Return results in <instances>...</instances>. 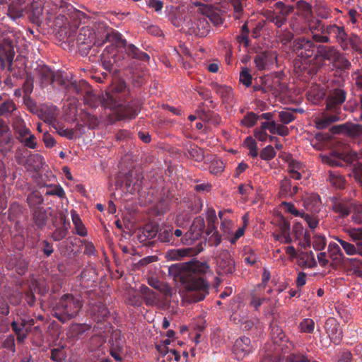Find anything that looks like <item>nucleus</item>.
Instances as JSON below:
<instances>
[{
    "instance_id": "obj_1",
    "label": "nucleus",
    "mask_w": 362,
    "mask_h": 362,
    "mask_svg": "<svg viewBox=\"0 0 362 362\" xmlns=\"http://www.w3.org/2000/svg\"><path fill=\"white\" fill-rule=\"evenodd\" d=\"M130 91L123 80L118 81L110 90L102 93L100 98L101 106L118 115L121 119L134 118L140 112L141 100L139 98H129Z\"/></svg>"
},
{
    "instance_id": "obj_2",
    "label": "nucleus",
    "mask_w": 362,
    "mask_h": 362,
    "mask_svg": "<svg viewBox=\"0 0 362 362\" xmlns=\"http://www.w3.org/2000/svg\"><path fill=\"white\" fill-rule=\"evenodd\" d=\"M346 91L339 87L331 89L326 98V107L322 118L316 122L318 129H324L332 123L343 120L346 115L342 112L343 104L346 98Z\"/></svg>"
},
{
    "instance_id": "obj_3",
    "label": "nucleus",
    "mask_w": 362,
    "mask_h": 362,
    "mask_svg": "<svg viewBox=\"0 0 362 362\" xmlns=\"http://www.w3.org/2000/svg\"><path fill=\"white\" fill-rule=\"evenodd\" d=\"M292 50L298 57L295 60V66L310 74L316 53V46L313 41L305 37H296L293 42Z\"/></svg>"
},
{
    "instance_id": "obj_4",
    "label": "nucleus",
    "mask_w": 362,
    "mask_h": 362,
    "mask_svg": "<svg viewBox=\"0 0 362 362\" xmlns=\"http://www.w3.org/2000/svg\"><path fill=\"white\" fill-rule=\"evenodd\" d=\"M83 307V301L79 297L72 294L63 295L53 308L54 316L64 323L76 317Z\"/></svg>"
},
{
    "instance_id": "obj_5",
    "label": "nucleus",
    "mask_w": 362,
    "mask_h": 362,
    "mask_svg": "<svg viewBox=\"0 0 362 362\" xmlns=\"http://www.w3.org/2000/svg\"><path fill=\"white\" fill-rule=\"evenodd\" d=\"M180 281L187 292V298L191 303L203 300L209 293V284L202 276L180 275Z\"/></svg>"
},
{
    "instance_id": "obj_6",
    "label": "nucleus",
    "mask_w": 362,
    "mask_h": 362,
    "mask_svg": "<svg viewBox=\"0 0 362 362\" xmlns=\"http://www.w3.org/2000/svg\"><path fill=\"white\" fill-rule=\"evenodd\" d=\"M36 323V319L23 313H18L11 323L13 332L16 335L18 343L22 344L27 339L33 326Z\"/></svg>"
},
{
    "instance_id": "obj_7",
    "label": "nucleus",
    "mask_w": 362,
    "mask_h": 362,
    "mask_svg": "<svg viewBox=\"0 0 362 362\" xmlns=\"http://www.w3.org/2000/svg\"><path fill=\"white\" fill-rule=\"evenodd\" d=\"M95 46L100 47L106 42L118 44L122 35L103 22L96 23L93 27Z\"/></svg>"
},
{
    "instance_id": "obj_8",
    "label": "nucleus",
    "mask_w": 362,
    "mask_h": 362,
    "mask_svg": "<svg viewBox=\"0 0 362 362\" xmlns=\"http://www.w3.org/2000/svg\"><path fill=\"white\" fill-rule=\"evenodd\" d=\"M339 51V50L334 46L317 45L316 53L314 56L313 66L310 67V74L317 73L327 61L332 64Z\"/></svg>"
},
{
    "instance_id": "obj_9",
    "label": "nucleus",
    "mask_w": 362,
    "mask_h": 362,
    "mask_svg": "<svg viewBox=\"0 0 362 362\" xmlns=\"http://www.w3.org/2000/svg\"><path fill=\"white\" fill-rule=\"evenodd\" d=\"M16 54L14 45L8 34L4 35L0 41V69L12 71V65Z\"/></svg>"
},
{
    "instance_id": "obj_10",
    "label": "nucleus",
    "mask_w": 362,
    "mask_h": 362,
    "mask_svg": "<svg viewBox=\"0 0 362 362\" xmlns=\"http://www.w3.org/2000/svg\"><path fill=\"white\" fill-rule=\"evenodd\" d=\"M332 134H344L353 140L362 141V124L352 122H346L342 124L335 125L331 128Z\"/></svg>"
},
{
    "instance_id": "obj_11",
    "label": "nucleus",
    "mask_w": 362,
    "mask_h": 362,
    "mask_svg": "<svg viewBox=\"0 0 362 362\" xmlns=\"http://www.w3.org/2000/svg\"><path fill=\"white\" fill-rule=\"evenodd\" d=\"M188 28V32L191 35H194L198 37L206 36L210 30V25L202 13L197 16L194 17L193 20H191L187 23Z\"/></svg>"
},
{
    "instance_id": "obj_12",
    "label": "nucleus",
    "mask_w": 362,
    "mask_h": 362,
    "mask_svg": "<svg viewBox=\"0 0 362 362\" xmlns=\"http://www.w3.org/2000/svg\"><path fill=\"white\" fill-rule=\"evenodd\" d=\"M204 228L205 223L204 218L200 216L196 217L189 229L185 233L182 244L192 245L201 237Z\"/></svg>"
},
{
    "instance_id": "obj_13",
    "label": "nucleus",
    "mask_w": 362,
    "mask_h": 362,
    "mask_svg": "<svg viewBox=\"0 0 362 362\" xmlns=\"http://www.w3.org/2000/svg\"><path fill=\"white\" fill-rule=\"evenodd\" d=\"M217 272L218 275L232 274L235 271L234 261L228 250H222L217 257Z\"/></svg>"
},
{
    "instance_id": "obj_14",
    "label": "nucleus",
    "mask_w": 362,
    "mask_h": 362,
    "mask_svg": "<svg viewBox=\"0 0 362 362\" xmlns=\"http://www.w3.org/2000/svg\"><path fill=\"white\" fill-rule=\"evenodd\" d=\"M253 351L251 340L247 337H242L235 340L233 352L238 360L244 358Z\"/></svg>"
},
{
    "instance_id": "obj_15",
    "label": "nucleus",
    "mask_w": 362,
    "mask_h": 362,
    "mask_svg": "<svg viewBox=\"0 0 362 362\" xmlns=\"http://www.w3.org/2000/svg\"><path fill=\"white\" fill-rule=\"evenodd\" d=\"M324 34L329 37L331 35L334 36L343 49H348L347 34L343 27H339L334 24L328 25L326 26Z\"/></svg>"
},
{
    "instance_id": "obj_16",
    "label": "nucleus",
    "mask_w": 362,
    "mask_h": 362,
    "mask_svg": "<svg viewBox=\"0 0 362 362\" xmlns=\"http://www.w3.org/2000/svg\"><path fill=\"white\" fill-rule=\"evenodd\" d=\"M276 59V54L272 51H264L257 53L254 63L259 71H264Z\"/></svg>"
},
{
    "instance_id": "obj_17",
    "label": "nucleus",
    "mask_w": 362,
    "mask_h": 362,
    "mask_svg": "<svg viewBox=\"0 0 362 362\" xmlns=\"http://www.w3.org/2000/svg\"><path fill=\"white\" fill-rule=\"evenodd\" d=\"M93 28L90 26H83L80 28L76 37V42L79 46H86L85 49H90L95 46V37Z\"/></svg>"
},
{
    "instance_id": "obj_18",
    "label": "nucleus",
    "mask_w": 362,
    "mask_h": 362,
    "mask_svg": "<svg viewBox=\"0 0 362 362\" xmlns=\"http://www.w3.org/2000/svg\"><path fill=\"white\" fill-rule=\"evenodd\" d=\"M325 328L330 340L336 344H339L342 339V330L337 321L333 317L328 318Z\"/></svg>"
},
{
    "instance_id": "obj_19",
    "label": "nucleus",
    "mask_w": 362,
    "mask_h": 362,
    "mask_svg": "<svg viewBox=\"0 0 362 362\" xmlns=\"http://www.w3.org/2000/svg\"><path fill=\"white\" fill-rule=\"evenodd\" d=\"M326 26L320 21H316L309 24V29L314 42L317 43H328L330 42V38L324 34Z\"/></svg>"
},
{
    "instance_id": "obj_20",
    "label": "nucleus",
    "mask_w": 362,
    "mask_h": 362,
    "mask_svg": "<svg viewBox=\"0 0 362 362\" xmlns=\"http://www.w3.org/2000/svg\"><path fill=\"white\" fill-rule=\"evenodd\" d=\"M184 269L186 272L181 275L200 276L199 275L204 274L209 270V266L205 262L192 260L186 263Z\"/></svg>"
},
{
    "instance_id": "obj_21",
    "label": "nucleus",
    "mask_w": 362,
    "mask_h": 362,
    "mask_svg": "<svg viewBox=\"0 0 362 362\" xmlns=\"http://www.w3.org/2000/svg\"><path fill=\"white\" fill-rule=\"evenodd\" d=\"M118 44L124 47L125 52L129 57L141 62L149 61L150 57L147 53L141 51L133 44H128L126 40L121 37V40L119 41Z\"/></svg>"
},
{
    "instance_id": "obj_22",
    "label": "nucleus",
    "mask_w": 362,
    "mask_h": 362,
    "mask_svg": "<svg viewBox=\"0 0 362 362\" xmlns=\"http://www.w3.org/2000/svg\"><path fill=\"white\" fill-rule=\"evenodd\" d=\"M90 314L92 319L99 323L106 320L109 317L110 311L103 303L96 302L91 305Z\"/></svg>"
},
{
    "instance_id": "obj_23",
    "label": "nucleus",
    "mask_w": 362,
    "mask_h": 362,
    "mask_svg": "<svg viewBox=\"0 0 362 362\" xmlns=\"http://www.w3.org/2000/svg\"><path fill=\"white\" fill-rule=\"evenodd\" d=\"M157 351L159 353L158 362H171L172 360L177 362L180 359V355L175 349H170L165 345H156Z\"/></svg>"
},
{
    "instance_id": "obj_24",
    "label": "nucleus",
    "mask_w": 362,
    "mask_h": 362,
    "mask_svg": "<svg viewBox=\"0 0 362 362\" xmlns=\"http://www.w3.org/2000/svg\"><path fill=\"white\" fill-rule=\"evenodd\" d=\"M53 210L51 207L45 209L43 208H36L33 211V218L35 224L38 228L42 229L47 223L48 214L52 215Z\"/></svg>"
},
{
    "instance_id": "obj_25",
    "label": "nucleus",
    "mask_w": 362,
    "mask_h": 362,
    "mask_svg": "<svg viewBox=\"0 0 362 362\" xmlns=\"http://www.w3.org/2000/svg\"><path fill=\"white\" fill-rule=\"evenodd\" d=\"M143 176L133 170L129 171L125 178V185L129 192L132 193L136 190H139L141 187Z\"/></svg>"
},
{
    "instance_id": "obj_26",
    "label": "nucleus",
    "mask_w": 362,
    "mask_h": 362,
    "mask_svg": "<svg viewBox=\"0 0 362 362\" xmlns=\"http://www.w3.org/2000/svg\"><path fill=\"white\" fill-rule=\"evenodd\" d=\"M332 209L334 213L338 214L340 218L347 217L351 213V202L335 199L333 201Z\"/></svg>"
},
{
    "instance_id": "obj_27",
    "label": "nucleus",
    "mask_w": 362,
    "mask_h": 362,
    "mask_svg": "<svg viewBox=\"0 0 362 362\" xmlns=\"http://www.w3.org/2000/svg\"><path fill=\"white\" fill-rule=\"evenodd\" d=\"M57 108L54 105H42L39 112V116L41 119L48 124H54L57 117Z\"/></svg>"
},
{
    "instance_id": "obj_28",
    "label": "nucleus",
    "mask_w": 362,
    "mask_h": 362,
    "mask_svg": "<svg viewBox=\"0 0 362 362\" xmlns=\"http://www.w3.org/2000/svg\"><path fill=\"white\" fill-rule=\"evenodd\" d=\"M211 88L221 96L224 103H229L233 97V92L231 87L228 86H222L216 82L210 84Z\"/></svg>"
},
{
    "instance_id": "obj_29",
    "label": "nucleus",
    "mask_w": 362,
    "mask_h": 362,
    "mask_svg": "<svg viewBox=\"0 0 362 362\" xmlns=\"http://www.w3.org/2000/svg\"><path fill=\"white\" fill-rule=\"evenodd\" d=\"M59 218L62 226L60 227H56V229L52 233L51 237L54 241H60L68 234L69 223L67 224L66 223V218L62 214H60Z\"/></svg>"
},
{
    "instance_id": "obj_30",
    "label": "nucleus",
    "mask_w": 362,
    "mask_h": 362,
    "mask_svg": "<svg viewBox=\"0 0 362 362\" xmlns=\"http://www.w3.org/2000/svg\"><path fill=\"white\" fill-rule=\"evenodd\" d=\"M332 64L334 69L343 72L349 71L351 67V64L346 55L339 51Z\"/></svg>"
},
{
    "instance_id": "obj_31",
    "label": "nucleus",
    "mask_w": 362,
    "mask_h": 362,
    "mask_svg": "<svg viewBox=\"0 0 362 362\" xmlns=\"http://www.w3.org/2000/svg\"><path fill=\"white\" fill-rule=\"evenodd\" d=\"M3 97V95H1ZM17 110L16 105L11 99H6L0 102V117L5 118L9 117L13 115Z\"/></svg>"
},
{
    "instance_id": "obj_32",
    "label": "nucleus",
    "mask_w": 362,
    "mask_h": 362,
    "mask_svg": "<svg viewBox=\"0 0 362 362\" xmlns=\"http://www.w3.org/2000/svg\"><path fill=\"white\" fill-rule=\"evenodd\" d=\"M327 180L336 189H342L346 187V180L343 175L337 171H329Z\"/></svg>"
},
{
    "instance_id": "obj_33",
    "label": "nucleus",
    "mask_w": 362,
    "mask_h": 362,
    "mask_svg": "<svg viewBox=\"0 0 362 362\" xmlns=\"http://www.w3.org/2000/svg\"><path fill=\"white\" fill-rule=\"evenodd\" d=\"M158 238L160 242L168 245H178V242L173 237V229L170 228H159Z\"/></svg>"
},
{
    "instance_id": "obj_34",
    "label": "nucleus",
    "mask_w": 362,
    "mask_h": 362,
    "mask_svg": "<svg viewBox=\"0 0 362 362\" xmlns=\"http://www.w3.org/2000/svg\"><path fill=\"white\" fill-rule=\"evenodd\" d=\"M140 291L144 301L148 305L156 304L158 301L157 293L145 285L140 286Z\"/></svg>"
},
{
    "instance_id": "obj_35",
    "label": "nucleus",
    "mask_w": 362,
    "mask_h": 362,
    "mask_svg": "<svg viewBox=\"0 0 362 362\" xmlns=\"http://www.w3.org/2000/svg\"><path fill=\"white\" fill-rule=\"evenodd\" d=\"M42 13L43 8L42 6L37 2L33 3L29 16L30 21L37 25L41 24L42 23Z\"/></svg>"
},
{
    "instance_id": "obj_36",
    "label": "nucleus",
    "mask_w": 362,
    "mask_h": 362,
    "mask_svg": "<svg viewBox=\"0 0 362 362\" xmlns=\"http://www.w3.org/2000/svg\"><path fill=\"white\" fill-rule=\"evenodd\" d=\"M325 95V90L320 85H313L308 92V98L313 103L320 102Z\"/></svg>"
},
{
    "instance_id": "obj_37",
    "label": "nucleus",
    "mask_w": 362,
    "mask_h": 362,
    "mask_svg": "<svg viewBox=\"0 0 362 362\" xmlns=\"http://www.w3.org/2000/svg\"><path fill=\"white\" fill-rule=\"evenodd\" d=\"M349 270L357 277H362V261L356 258L345 259Z\"/></svg>"
},
{
    "instance_id": "obj_38",
    "label": "nucleus",
    "mask_w": 362,
    "mask_h": 362,
    "mask_svg": "<svg viewBox=\"0 0 362 362\" xmlns=\"http://www.w3.org/2000/svg\"><path fill=\"white\" fill-rule=\"evenodd\" d=\"M200 11H202V14H203L206 19L209 18L211 23H213L214 25L218 26L223 23V21L221 16L218 13L208 8L207 6H204L203 8H201Z\"/></svg>"
},
{
    "instance_id": "obj_39",
    "label": "nucleus",
    "mask_w": 362,
    "mask_h": 362,
    "mask_svg": "<svg viewBox=\"0 0 362 362\" xmlns=\"http://www.w3.org/2000/svg\"><path fill=\"white\" fill-rule=\"evenodd\" d=\"M44 202V198L40 192L38 191H33L28 195L27 203L33 211L36 208H40L41 205Z\"/></svg>"
},
{
    "instance_id": "obj_40",
    "label": "nucleus",
    "mask_w": 362,
    "mask_h": 362,
    "mask_svg": "<svg viewBox=\"0 0 362 362\" xmlns=\"http://www.w3.org/2000/svg\"><path fill=\"white\" fill-rule=\"evenodd\" d=\"M90 329L91 326L88 324H74L70 328L71 336L74 338H81Z\"/></svg>"
},
{
    "instance_id": "obj_41",
    "label": "nucleus",
    "mask_w": 362,
    "mask_h": 362,
    "mask_svg": "<svg viewBox=\"0 0 362 362\" xmlns=\"http://www.w3.org/2000/svg\"><path fill=\"white\" fill-rule=\"evenodd\" d=\"M71 217L76 234L81 237H86L88 235L87 230L79 216L74 211H72Z\"/></svg>"
},
{
    "instance_id": "obj_42",
    "label": "nucleus",
    "mask_w": 362,
    "mask_h": 362,
    "mask_svg": "<svg viewBox=\"0 0 362 362\" xmlns=\"http://www.w3.org/2000/svg\"><path fill=\"white\" fill-rule=\"evenodd\" d=\"M13 139L9 131L8 133L0 138V151L4 154L10 152L13 148Z\"/></svg>"
},
{
    "instance_id": "obj_43",
    "label": "nucleus",
    "mask_w": 362,
    "mask_h": 362,
    "mask_svg": "<svg viewBox=\"0 0 362 362\" xmlns=\"http://www.w3.org/2000/svg\"><path fill=\"white\" fill-rule=\"evenodd\" d=\"M329 257L336 262H340L344 258V254L342 253L339 246L335 243H331L328 247Z\"/></svg>"
},
{
    "instance_id": "obj_44",
    "label": "nucleus",
    "mask_w": 362,
    "mask_h": 362,
    "mask_svg": "<svg viewBox=\"0 0 362 362\" xmlns=\"http://www.w3.org/2000/svg\"><path fill=\"white\" fill-rule=\"evenodd\" d=\"M189 253V249H171L166 252L165 257L170 260H179Z\"/></svg>"
},
{
    "instance_id": "obj_45",
    "label": "nucleus",
    "mask_w": 362,
    "mask_h": 362,
    "mask_svg": "<svg viewBox=\"0 0 362 362\" xmlns=\"http://www.w3.org/2000/svg\"><path fill=\"white\" fill-rule=\"evenodd\" d=\"M40 81L42 86L52 84V78L54 77V72L47 66L42 67L40 70Z\"/></svg>"
},
{
    "instance_id": "obj_46",
    "label": "nucleus",
    "mask_w": 362,
    "mask_h": 362,
    "mask_svg": "<svg viewBox=\"0 0 362 362\" xmlns=\"http://www.w3.org/2000/svg\"><path fill=\"white\" fill-rule=\"evenodd\" d=\"M291 181L290 178L285 177L280 182L279 196L281 198H288L291 197Z\"/></svg>"
},
{
    "instance_id": "obj_47",
    "label": "nucleus",
    "mask_w": 362,
    "mask_h": 362,
    "mask_svg": "<svg viewBox=\"0 0 362 362\" xmlns=\"http://www.w3.org/2000/svg\"><path fill=\"white\" fill-rule=\"evenodd\" d=\"M200 116L203 119L207 120L214 125H218L221 122V118L218 114L213 112H206L204 110H200Z\"/></svg>"
},
{
    "instance_id": "obj_48",
    "label": "nucleus",
    "mask_w": 362,
    "mask_h": 362,
    "mask_svg": "<svg viewBox=\"0 0 362 362\" xmlns=\"http://www.w3.org/2000/svg\"><path fill=\"white\" fill-rule=\"evenodd\" d=\"M23 213V207L17 202H13L8 209V218L15 221L19 218Z\"/></svg>"
},
{
    "instance_id": "obj_49",
    "label": "nucleus",
    "mask_w": 362,
    "mask_h": 362,
    "mask_svg": "<svg viewBox=\"0 0 362 362\" xmlns=\"http://www.w3.org/2000/svg\"><path fill=\"white\" fill-rule=\"evenodd\" d=\"M352 166L350 176L354 177L357 183L360 185L362 184V163L360 162L350 164Z\"/></svg>"
},
{
    "instance_id": "obj_50",
    "label": "nucleus",
    "mask_w": 362,
    "mask_h": 362,
    "mask_svg": "<svg viewBox=\"0 0 362 362\" xmlns=\"http://www.w3.org/2000/svg\"><path fill=\"white\" fill-rule=\"evenodd\" d=\"M272 129H270V133L272 134H278L281 136H288L289 134V130L287 127H286L284 124H276L275 121H272Z\"/></svg>"
},
{
    "instance_id": "obj_51",
    "label": "nucleus",
    "mask_w": 362,
    "mask_h": 362,
    "mask_svg": "<svg viewBox=\"0 0 362 362\" xmlns=\"http://www.w3.org/2000/svg\"><path fill=\"white\" fill-rule=\"evenodd\" d=\"M259 119V117L253 112H247L240 121V124L246 127H252Z\"/></svg>"
},
{
    "instance_id": "obj_52",
    "label": "nucleus",
    "mask_w": 362,
    "mask_h": 362,
    "mask_svg": "<svg viewBox=\"0 0 362 362\" xmlns=\"http://www.w3.org/2000/svg\"><path fill=\"white\" fill-rule=\"evenodd\" d=\"M53 127L57 134L61 136L66 137L68 139H73L74 137V131L72 129L64 128V126L59 123L53 124Z\"/></svg>"
},
{
    "instance_id": "obj_53",
    "label": "nucleus",
    "mask_w": 362,
    "mask_h": 362,
    "mask_svg": "<svg viewBox=\"0 0 362 362\" xmlns=\"http://www.w3.org/2000/svg\"><path fill=\"white\" fill-rule=\"evenodd\" d=\"M346 154L340 155L339 156H335L334 155H331L329 156H326L323 158V160L327 163L329 165L332 167H341L343 166L342 161L344 162V156Z\"/></svg>"
},
{
    "instance_id": "obj_54",
    "label": "nucleus",
    "mask_w": 362,
    "mask_h": 362,
    "mask_svg": "<svg viewBox=\"0 0 362 362\" xmlns=\"http://www.w3.org/2000/svg\"><path fill=\"white\" fill-rule=\"evenodd\" d=\"M279 121L284 124H288L296 119V116L291 109H287L279 112Z\"/></svg>"
},
{
    "instance_id": "obj_55",
    "label": "nucleus",
    "mask_w": 362,
    "mask_h": 362,
    "mask_svg": "<svg viewBox=\"0 0 362 362\" xmlns=\"http://www.w3.org/2000/svg\"><path fill=\"white\" fill-rule=\"evenodd\" d=\"M335 240L341 245L346 255H354L357 254V249L354 245L348 243L339 237H336Z\"/></svg>"
},
{
    "instance_id": "obj_56",
    "label": "nucleus",
    "mask_w": 362,
    "mask_h": 362,
    "mask_svg": "<svg viewBox=\"0 0 362 362\" xmlns=\"http://www.w3.org/2000/svg\"><path fill=\"white\" fill-rule=\"evenodd\" d=\"M45 194L48 196H57L62 198L64 197L65 192L60 185H49L47 187Z\"/></svg>"
},
{
    "instance_id": "obj_57",
    "label": "nucleus",
    "mask_w": 362,
    "mask_h": 362,
    "mask_svg": "<svg viewBox=\"0 0 362 362\" xmlns=\"http://www.w3.org/2000/svg\"><path fill=\"white\" fill-rule=\"evenodd\" d=\"M159 226L158 224H147L144 228V235L148 239L158 236Z\"/></svg>"
},
{
    "instance_id": "obj_58",
    "label": "nucleus",
    "mask_w": 362,
    "mask_h": 362,
    "mask_svg": "<svg viewBox=\"0 0 362 362\" xmlns=\"http://www.w3.org/2000/svg\"><path fill=\"white\" fill-rule=\"evenodd\" d=\"M100 97H102V94L96 95L90 93H87L84 96L85 103L90 107L95 108L98 107L99 104L101 105V103L100 101Z\"/></svg>"
},
{
    "instance_id": "obj_59",
    "label": "nucleus",
    "mask_w": 362,
    "mask_h": 362,
    "mask_svg": "<svg viewBox=\"0 0 362 362\" xmlns=\"http://www.w3.org/2000/svg\"><path fill=\"white\" fill-rule=\"evenodd\" d=\"M245 144L250 150L249 156L256 158L258 156L257 143L251 136H248L245 140Z\"/></svg>"
},
{
    "instance_id": "obj_60",
    "label": "nucleus",
    "mask_w": 362,
    "mask_h": 362,
    "mask_svg": "<svg viewBox=\"0 0 362 362\" xmlns=\"http://www.w3.org/2000/svg\"><path fill=\"white\" fill-rule=\"evenodd\" d=\"M259 156L262 160H270L276 156V151L272 146L268 145L261 151Z\"/></svg>"
},
{
    "instance_id": "obj_61",
    "label": "nucleus",
    "mask_w": 362,
    "mask_h": 362,
    "mask_svg": "<svg viewBox=\"0 0 362 362\" xmlns=\"http://www.w3.org/2000/svg\"><path fill=\"white\" fill-rule=\"evenodd\" d=\"M302 218L306 221L309 228L312 230L315 229L319 224V218L315 215H310L309 214H305L303 212Z\"/></svg>"
},
{
    "instance_id": "obj_62",
    "label": "nucleus",
    "mask_w": 362,
    "mask_h": 362,
    "mask_svg": "<svg viewBox=\"0 0 362 362\" xmlns=\"http://www.w3.org/2000/svg\"><path fill=\"white\" fill-rule=\"evenodd\" d=\"M188 152L189 156L195 161L200 162L204 158L202 148H199L196 146H191L190 148L188 150Z\"/></svg>"
},
{
    "instance_id": "obj_63",
    "label": "nucleus",
    "mask_w": 362,
    "mask_h": 362,
    "mask_svg": "<svg viewBox=\"0 0 362 362\" xmlns=\"http://www.w3.org/2000/svg\"><path fill=\"white\" fill-rule=\"evenodd\" d=\"M258 257L255 253L250 249H245L243 260L244 262L250 266H253L257 262Z\"/></svg>"
},
{
    "instance_id": "obj_64",
    "label": "nucleus",
    "mask_w": 362,
    "mask_h": 362,
    "mask_svg": "<svg viewBox=\"0 0 362 362\" xmlns=\"http://www.w3.org/2000/svg\"><path fill=\"white\" fill-rule=\"evenodd\" d=\"M23 11L21 8L13 5H10L8 6L7 15L12 20L15 21L21 18L23 16Z\"/></svg>"
}]
</instances>
